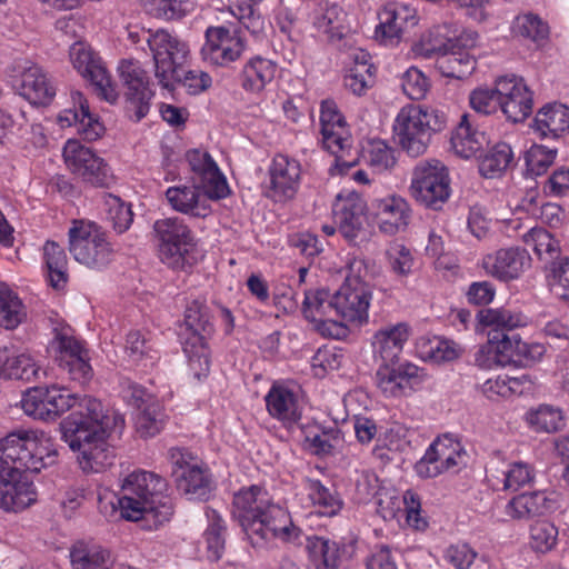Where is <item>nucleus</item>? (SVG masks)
<instances>
[{
  "instance_id": "nucleus-1",
  "label": "nucleus",
  "mask_w": 569,
  "mask_h": 569,
  "mask_svg": "<svg viewBox=\"0 0 569 569\" xmlns=\"http://www.w3.org/2000/svg\"><path fill=\"white\" fill-rule=\"evenodd\" d=\"M49 388V409L53 420L70 409H76L61 422L62 439L72 451H78V461L84 472H100L114 460L113 449L108 443L112 432L121 433L124 419L114 411L104 412L102 403L90 396L80 397L66 388L52 385Z\"/></svg>"
},
{
  "instance_id": "nucleus-2",
  "label": "nucleus",
  "mask_w": 569,
  "mask_h": 569,
  "mask_svg": "<svg viewBox=\"0 0 569 569\" xmlns=\"http://www.w3.org/2000/svg\"><path fill=\"white\" fill-rule=\"evenodd\" d=\"M53 439L40 429H16L0 439V508L18 512L37 499L23 472H39L57 462Z\"/></svg>"
},
{
  "instance_id": "nucleus-3",
  "label": "nucleus",
  "mask_w": 569,
  "mask_h": 569,
  "mask_svg": "<svg viewBox=\"0 0 569 569\" xmlns=\"http://www.w3.org/2000/svg\"><path fill=\"white\" fill-rule=\"evenodd\" d=\"M232 516L253 547H263L273 538L295 546L301 543L302 530L295 526L287 509L273 502L259 486L242 488L233 495Z\"/></svg>"
},
{
  "instance_id": "nucleus-4",
  "label": "nucleus",
  "mask_w": 569,
  "mask_h": 569,
  "mask_svg": "<svg viewBox=\"0 0 569 569\" xmlns=\"http://www.w3.org/2000/svg\"><path fill=\"white\" fill-rule=\"evenodd\" d=\"M166 480L148 471H133L121 486V496L111 501L113 511L119 510L120 518L129 521L144 519L159 527L169 521L173 513V503L163 491Z\"/></svg>"
},
{
  "instance_id": "nucleus-5",
  "label": "nucleus",
  "mask_w": 569,
  "mask_h": 569,
  "mask_svg": "<svg viewBox=\"0 0 569 569\" xmlns=\"http://www.w3.org/2000/svg\"><path fill=\"white\" fill-rule=\"evenodd\" d=\"M445 116L432 108H402L395 121L393 132L401 148L411 157L426 152L433 132L440 131Z\"/></svg>"
},
{
  "instance_id": "nucleus-6",
  "label": "nucleus",
  "mask_w": 569,
  "mask_h": 569,
  "mask_svg": "<svg viewBox=\"0 0 569 569\" xmlns=\"http://www.w3.org/2000/svg\"><path fill=\"white\" fill-rule=\"evenodd\" d=\"M69 251L76 261L93 270H102L113 258L112 244L100 226L73 220L68 231Z\"/></svg>"
},
{
  "instance_id": "nucleus-7",
  "label": "nucleus",
  "mask_w": 569,
  "mask_h": 569,
  "mask_svg": "<svg viewBox=\"0 0 569 569\" xmlns=\"http://www.w3.org/2000/svg\"><path fill=\"white\" fill-rule=\"evenodd\" d=\"M146 42L152 52L154 74L159 84L168 91H173L174 79H178L179 70L187 61L189 46L163 29L153 33L148 32Z\"/></svg>"
},
{
  "instance_id": "nucleus-8",
  "label": "nucleus",
  "mask_w": 569,
  "mask_h": 569,
  "mask_svg": "<svg viewBox=\"0 0 569 569\" xmlns=\"http://www.w3.org/2000/svg\"><path fill=\"white\" fill-rule=\"evenodd\" d=\"M409 191L420 204L440 210L451 193L447 167L436 159L420 161L412 171Z\"/></svg>"
},
{
  "instance_id": "nucleus-9",
  "label": "nucleus",
  "mask_w": 569,
  "mask_h": 569,
  "mask_svg": "<svg viewBox=\"0 0 569 569\" xmlns=\"http://www.w3.org/2000/svg\"><path fill=\"white\" fill-rule=\"evenodd\" d=\"M161 260L172 268H183L196 247L189 227L178 217L159 219L153 223Z\"/></svg>"
},
{
  "instance_id": "nucleus-10",
  "label": "nucleus",
  "mask_w": 569,
  "mask_h": 569,
  "mask_svg": "<svg viewBox=\"0 0 569 569\" xmlns=\"http://www.w3.org/2000/svg\"><path fill=\"white\" fill-rule=\"evenodd\" d=\"M63 159L73 174L92 187L108 188L113 182L108 163L77 140L67 141Z\"/></svg>"
},
{
  "instance_id": "nucleus-11",
  "label": "nucleus",
  "mask_w": 569,
  "mask_h": 569,
  "mask_svg": "<svg viewBox=\"0 0 569 569\" xmlns=\"http://www.w3.org/2000/svg\"><path fill=\"white\" fill-rule=\"evenodd\" d=\"M305 317L316 323L317 330L325 337L342 339L348 336V327L331 318L336 315L333 292L328 287H310L305 291L302 302Z\"/></svg>"
},
{
  "instance_id": "nucleus-12",
  "label": "nucleus",
  "mask_w": 569,
  "mask_h": 569,
  "mask_svg": "<svg viewBox=\"0 0 569 569\" xmlns=\"http://www.w3.org/2000/svg\"><path fill=\"white\" fill-rule=\"evenodd\" d=\"M466 451L459 441L450 436L438 437L416 463L420 478H435L453 470L465 462Z\"/></svg>"
},
{
  "instance_id": "nucleus-13",
  "label": "nucleus",
  "mask_w": 569,
  "mask_h": 569,
  "mask_svg": "<svg viewBox=\"0 0 569 569\" xmlns=\"http://www.w3.org/2000/svg\"><path fill=\"white\" fill-rule=\"evenodd\" d=\"M204 37L206 42L200 51L201 58L213 66H229L241 57L246 48L239 30L231 31L224 26L209 27Z\"/></svg>"
},
{
  "instance_id": "nucleus-14",
  "label": "nucleus",
  "mask_w": 569,
  "mask_h": 569,
  "mask_svg": "<svg viewBox=\"0 0 569 569\" xmlns=\"http://www.w3.org/2000/svg\"><path fill=\"white\" fill-rule=\"evenodd\" d=\"M269 186L264 196L274 203L291 201L300 187L301 166L299 161L287 154L278 153L273 157L269 168Z\"/></svg>"
},
{
  "instance_id": "nucleus-15",
  "label": "nucleus",
  "mask_w": 569,
  "mask_h": 569,
  "mask_svg": "<svg viewBox=\"0 0 569 569\" xmlns=\"http://www.w3.org/2000/svg\"><path fill=\"white\" fill-rule=\"evenodd\" d=\"M70 61L74 69L94 87L97 93L108 102H116L118 92L110 74L99 57L82 42H74L70 48Z\"/></svg>"
},
{
  "instance_id": "nucleus-16",
  "label": "nucleus",
  "mask_w": 569,
  "mask_h": 569,
  "mask_svg": "<svg viewBox=\"0 0 569 569\" xmlns=\"http://www.w3.org/2000/svg\"><path fill=\"white\" fill-rule=\"evenodd\" d=\"M497 92L500 96V111L511 122H522L532 112V92L522 78L515 74L497 79Z\"/></svg>"
},
{
  "instance_id": "nucleus-17",
  "label": "nucleus",
  "mask_w": 569,
  "mask_h": 569,
  "mask_svg": "<svg viewBox=\"0 0 569 569\" xmlns=\"http://www.w3.org/2000/svg\"><path fill=\"white\" fill-rule=\"evenodd\" d=\"M119 73L126 88L128 109L134 111L136 120L140 121L149 111V101L153 96L149 87V78L138 62L123 60Z\"/></svg>"
},
{
  "instance_id": "nucleus-18",
  "label": "nucleus",
  "mask_w": 569,
  "mask_h": 569,
  "mask_svg": "<svg viewBox=\"0 0 569 569\" xmlns=\"http://www.w3.org/2000/svg\"><path fill=\"white\" fill-rule=\"evenodd\" d=\"M56 342L60 367L68 371L72 380L80 383L89 381L92 377V368L84 342L67 331L58 332Z\"/></svg>"
},
{
  "instance_id": "nucleus-19",
  "label": "nucleus",
  "mask_w": 569,
  "mask_h": 569,
  "mask_svg": "<svg viewBox=\"0 0 569 569\" xmlns=\"http://www.w3.org/2000/svg\"><path fill=\"white\" fill-rule=\"evenodd\" d=\"M186 158L193 173V182L199 183L207 194L212 199H222L229 194L227 180L208 152L193 149L186 153Z\"/></svg>"
},
{
  "instance_id": "nucleus-20",
  "label": "nucleus",
  "mask_w": 569,
  "mask_h": 569,
  "mask_svg": "<svg viewBox=\"0 0 569 569\" xmlns=\"http://www.w3.org/2000/svg\"><path fill=\"white\" fill-rule=\"evenodd\" d=\"M530 261L531 258L525 249L510 247L485 256L481 266L498 281L508 282L518 279L530 267Z\"/></svg>"
},
{
  "instance_id": "nucleus-21",
  "label": "nucleus",
  "mask_w": 569,
  "mask_h": 569,
  "mask_svg": "<svg viewBox=\"0 0 569 569\" xmlns=\"http://www.w3.org/2000/svg\"><path fill=\"white\" fill-rule=\"evenodd\" d=\"M379 229L381 232L392 236L405 231L411 220V208L408 201L397 194L375 199L371 202Z\"/></svg>"
},
{
  "instance_id": "nucleus-22",
  "label": "nucleus",
  "mask_w": 569,
  "mask_h": 569,
  "mask_svg": "<svg viewBox=\"0 0 569 569\" xmlns=\"http://www.w3.org/2000/svg\"><path fill=\"white\" fill-rule=\"evenodd\" d=\"M559 508L556 491H533L512 498L506 506V513L512 519H529L551 513Z\"/></svg>"
},
{
  "instance_id": "nucleus-23",
  "label": "nucleus",
  "mask_w": 569,
  "mask_h": 569,
  "mask_svg": "<svg viewBox=\"0 0 569 569\" xmlns=\"http://www.w3.org/2000/svg\"><path fill=\"white\" fill-rule=\"evenodd\" d=\"M419 380V367L409 362L399 365L397 368L382 362L376 372L377 387L386 397H401Z\"/></svg>"
},
{
  "instance_id": "nucleus-24",
  "label": "nucleus",
  "mask_w": 569,
  "mask_h": 569,
  "mask_svg": "<svg viewBox=\"0 0 569 569\" xmlns=\"http://www.w3.org/2000/svg\"><path fill=\"white\" fill-rule=\"evenodd\" d=\"M336 315L342 320L356 325L368 321L371 293L366 287H339L333 292Z\"/></svg>"
},
{
  "instance_id": "nucleus-25",
  "label": "nucleus",
  "mask_w": 569,
  "mask_h": 569,
  "mask_svg": "<svg viewBox=\"0 0 569 569\" xmlns=\"http://www.w3.org/2000/svg\"><path fill=\"white\" fill-rule=\"evenodd\" d=\"M166 197L178 212L197 218H206L211 213L210 201L213 199L200 188L199 183L170 187L166 191Z\"/></svg>"
},
{
  "instance_id": "nucleus-26",
  "label": "nucleus",
  "mask_w": 569,
  "mask_h": 569,
  "mask_svg": "<svg viewBox=\"0 0 569 569\" xmlns=\"http://www.w3.org/2000/svg\"><path fill=\"white\" fill-rule=\"evenodd\" d=\"M462 36L463 39L459 42V47L447 51L437 59L438 70L447 78L463 79L476 69V60L466 48L475 44L478 34L465 32Z\"/></svg>"
},
{
  "instance_id": "nucleus-27",
  "label": "nucleus",
  "mask_w": 569,
  "mask_h": 569,
  "mask_svg": "<svg viewBox=\"0 0 569 569\" xmlns=\"http://www.w3.org/2000/svg\"><path fill=\"white\" fill-rule=\"evenodd\" d=\"M72 99L74 108L64 110L63 113L59 116V122L62 127L74 126L78 133L81 134L84 140H97L104 131L103 124L90 112L88 102L81 92H74Z\"/></svg>"
},
{
  "instance_id": "nucleus-28",
  "label": "nucleus",
  "mask_w": 569,
  "mask_h": 569,
  "mask_svg": "<svg viewBox=\"0 0 569 569\" xmlns=\"http://www.w3.org/2000/svg\"><path fill=\"white\" fill-rule=\"evenodd\" d=\"M19 92L31 104L48 106L56 96V87L46 71L33 64L21 73Z\"/></svg>"
},
{
  "instance_id": "nucleus-29",
  "label": "nucleus",
  "mask_w": 569,
  "mask_h": 569,
  "mask_svg": "<svg viewBox=\"0 0 569 569\" xmlns=\"http://www.w3.org/2000/svg\"><path fill=\"white\" fill-rule=\"evenodd\" d=\"M409 337L410 327L405 322L381 328L372 337L375 357L380 358L383 363H395Z\"/></svg>"
},
{
  "instance_id": "nucleus-30",
  "label": "nucleus",
  "mask_w": 569,
  "mask_h": 569,
  "mask_svg": "<svg viewBox=\"0 0 569 569\" xmlns=\"http://www.w3.org/2000/svg\"><path fill=\"white\" fill-rule=\"evenodd\" d=\"M376 36L382 40L399 39L401 33L418 22L415 9L399 3H390L379 13Z\"/></svg>"
},
{
  "instance_id": "nucleus-31",
  "label": "nucleus",
  "mask_w": 569,
  "mask_h": 569,
  "mask_svg": "<svg viewBox=\"0 0 569 569\" xmlns=\"http://www.w3.org/2000/svg\"><path fill=\"white\" fill-rule=\"evenodd\" d=\"M70 563L72 569H111L114 557L99 542L79 540L70 548Z\"/></svg>"
},
{
  "instance_id": "nucleus-32",
  "label": "nucleus",
  "mask_w": 569,
  "mask_h": 569,
  "mask_svg": "<svg viewBox=\"0 0 569 569\" xmlns=\"http://www.w3.org/2000/svg\"><path fill=\"white\" fill-rule=\"evenodd\" d=\"M264 401L269 415L283 423H295L301 417L297 393L284 385L274 383Z\"/></svg>"
},
{
  "instance_id": "nucleus-33",
  "label": "nucleus",
  "mask_w": 569,
  "mask_h": 569,
  "mask_svg": "<svg viewBox=\"0 0 569 569\" xmlns=\"http://www.w3.org/2000/svg\"><path fill=\"white\" fill-rule=\"evenodd\" d=\"M306 541V550L313 569H338L343 548L336 541L319 536H306L302 532L301 543Z\"/></svg>"
},
{
  "instance_id": "nucleus-34",
  "label": "nucleus",
  "mask_w": 569,
  "mask_h": 569,
  "mask_svg": "<svg viewBox=\"0 0 569 569\" xmlns=\"http://www.w3.org/2000/svg\"><path fill=\"white\" fill-rule=\"evenodd\" d=\"M488 143L485 132L473 127L471 116L462 114L460 121L452 132L451 147L456 154L469 159L477 157L478 152Z\"/></svg>"
},
{
  "instance_id": "nucleus-35",
  "label": "nucleus",
  "mask_w": 569,
  "mask_h": 569,
  "mask_svg": "<svg viewBox=\"0 0 569 569\" xmlns=\"http://www.w3.org/2000/svg\"><path fill=\"white\" fill-rule=\"evenodd\" d=\"M41 373L46 375L29 353L14 355L8 348H0V378L30 381L39 379Z\"/></svg>"
},
{
  "instance_id": "nucleus-36",
  "label": "nucleus",
  "mask_w": 569,
  "mask_h": 569,
  "mask_svg": "<svg viewBox=\"0 0 569 569\" xmlns=\"http://www.w3.org/2000/svg\"><path fill=\"white\" fill-rule=\"evenodd\" d=\"M533 129L542 138H558L569 132V108L557 102L546 104L537 112Z\"/></svg>"
},
{
  "instance_id": "nucleus-37",
  "label": "nucleus",
  "mask_w": 569,
  "mask_h": 569,
  "mask_svg": "<svg viewBox=\"0 0 569 569\" xmlns=\"http://www.w3.org/2000/svg\"><path fill=\"white\" fill-rule=\"evenodd\" d=\"M176 482L178 490L191 500H204L213 489L211 473L202 461L179 475Z\"/></svg>"
},
{
  "instance_id": "nucleus-38",
  "label": "nucleus",
  "mask_w": 569,
  "mask_h": 569,
  "mask_svg": "<svg viewBox=\"0 0 569 569\" xmlns=\"http://www.w3.org/2000/svg\"><path fill=\"white\" fill-rule=\"evenodd\" d=\"M124 353L128 361L134 366H153L159 359V351L149 332L131 330L126 336Z\"/></svg>"
},
{
  "instance_id": "nucleus-39",
  "label": "nucleus",
  "mask_w": 569,
  "mask_h": 569,
  "mask_svg": "<svg viewBox=\"0 0 569 569\" xmlns=\"http://www.w3.org/2000/svg\"><path fill=\"white\" fill-rule=\"evenodd\" d=\"M322 146L336 157V166L342 172L356 164V157H351V136L347 126L321 131Z\"/></svg>"
},
{
  "instance_id": "nucleus-40",
  "label": "nucleus",
  "mask_w": 569,
  "mask_h": 569,
  "mask_svg": "<svg viewBox=\"0 0 569 569\" xmlns=\"http://www.w3.org/2000/svg\"><path fill=\"white\" fill-rule=\"evenodd\" d=\"M363 204L357 200L342 202L335 210V220L338 223L339 231L349 241L356 242L363 232Z\"/></svg>"
},
{
  "instance_id": "nucleus-41",
  "label": "nucleus",
  "mask_w": 569,
  "mask_h": 569,
  "mask_svg": "<svg viewBox=\"0 0 569 569\" xmlns=\"http://www.w3.org/2000/svg\"><path fill=\"white\" fill-rule=\"evenodd\" d=\"M521 339L518 336H508L500 330H490L488 332V342L483 346L480 355H493V361L500 366L515 365L517 357L516 347L519 346Z\"/></svg>"
},
{
  "instance_id": "nucleus-42",
  "label": "nucleus",
  "mask_w": 569,
  "mask_h": 569,
  "mask_svg": "<svg viewBox=\"0 0 569 569\" xmlns=\"http://www.w3.org/2000/svg\"><path fill=\"white\" fill-rule=\"evenodd\" d=\"M463 39L461 34L458 38H448L440 27L430 29L427 33L422 34L420 40L412 46V51L416 56L422 58L441 57L447 51L459 47V42Z\"/></svg>"
},
{
  "instance_id": "nucleus-43",
  "label": "nucleus",
  "mask_w": 569,
  "mask_h": 569,
  "mask_svg": "<svg viewBox=\"0 0 569 569\" xmlns=\"http://www.w3.org/2000/svg\"><path fill=\"white\" fill-rule=\"evenodd\" d=\"M212 331L213 327L208 308L203 302L193 300L184 311V328L181 331V340L191 339L193 336L207 340Z\"/></svg>"
},
{
  "instance_id": "nucleus-44",
  "label": "nucleus",
  "mask_w": 569,
  "mask_h": 569,
  "mask_svg": "<svg viewBox=\"0 0 569 569\" xmlns=\"http://www.w3.org/2000/svg\"><path fill=\"white\" fill-rule=\"evenodd\" d=\"M305 488L315 512L320 516L333 517L342 508V500L340 497L325 487L320 480L308 479Z\"/></svg>"
},
{
  "instance_id": "nucleus-45",
  "label": "nucleus",
  "mask_w": 569,
  "mask_h": 569,
  "mask_svg": "<svg viewBox=\"0 0 569 569\" xmlns=\"http://www.w3.org/2000/svg\"><path fill=\"white\" fill-rule=\"evenodd\" d=\"M182 348L193 378L198 381L207 378L210 372V350L207 340L193 336L182 341Z\"/></svg>"
},
{
  "instance_id": "nucleus-46",
  "label": "nucleus",
  "mask_w": 569,
  "mask_h": 569,
  "mask_svg": "<svg viewBox=\"0 0 569 569\" xmlns=\"http://www.w3.org/2000/svg\"><path fill=\"white\" fill-rule=\"evenodd\" d=\"M276 73V66L267 59H251L240 74L241 87L250 92H260Z\"/></svg>"
},
{
  "instance_id": "nucleus-47",
  "label": "nucleus",
  "mask_w": 569,
  "mask_h": 569,
  "mask_svg": "<svg viewBox=\"0 0 569 569\" xmlns=\"http://www.w3.org/2000/svg\"><path fill=\"white\" fill-rule=\"evenodd\" d=\"M479 158V172L486 178H496L510 167L513 152L508 143L498 142Z\"/></svg>"
},
{
  "instance_id": "nucleus-48",
  "label": "nucleus",
  "mask_w": 569,
  "mask_h": 569,
  "mask_svg": "<svg viewBox=\"0 0 569 569\" xmlns=\"http://www.w3.org/2000/svg\"><path fill=\"white\" fill-rule=\"evenodd\" d=\"M477 318L482 326L492 327L491 330H513L525 327L528 323V317L521 312L508 309H482L478 312Z\"/></svg>"
},
{
  "instance_id": "nucleus-49",
  "label": "nucleus",
  "mask_w": 569,
  "mask_h": 569,
  "mask_svg": "<svg viewBox=\"0 0 569 569\" xmlns=\"http://www.w3.org/2000/svg\"><path fill=\"white\" fill-rule=\"evenodd\" d=\"M526 421L536 432H557L565 426L562 411L548 405H541L526 413Z\"/></svg>"
},
{
  "instance_id": "nucleus-50",
  "label": "nucleus",
  "mask_w": 569,
  "mask_h": 569,
  "mask_svg": "<svg viewBox=\"0 0 569 569\" xmlns=\"http://www.w3.org/2000/svg\"><path fill=\"white\" fill-rule=\"evenodd\" d=\"M426 251L431 257H436L435 268L442 273L445 281L453 282L459 280L460 268L456 263L453 256L445 253L443 241L440 236L429 234V241Z\"/></svg>"
},
{
  "instance_id": "nucleus-51",
  "label": "nucleus",
  "mask_w": 569,
  "mask_h": 569,
  "mask_svg": "<svg viewBox=\"0 0 569 569\" xmlns=\"http://www.w3.org/2000/svg\"><path fill=\"white\" fill-rule=\"evenodd\" d=\"M43 257L48 269L49 284L68 282V258L63 248L56 241H47L43 246Z\"/></svg>"
},
{
  "instance_id": "nucleus-52",
  "label": "nucleus",
  "mask_w": 569,
  "mask_h": 569,
  "mask_svg": "<svg viewBox=\"0 0 569 569\" xmlns=\"http://www.w3.org/2000/svg\"><path fill=\"white\" fill-rule=\"evenodd\" d=\"M26 316L22 301L9 287H0V326L14 329Z\"/></svg>"
},
{
  "instance_id": "nucleus-53",
  "label": "nucleus",
  "mask_w": 569,
  "mask_h": 569,
  "mask_svg": "<svg viewBox=\"0 0 569 569\" xmlns=\"http://www.w3.org/2000/svg\"><path fill=\"white\" fill-rule=\"evenodd\" d=\"M347 14L343 9L336 4H327L321 8L315 18V27L328 34L331 39H341L345 30Z\"/></svg>"
},
{
  "instance_id": "nucleus-54",
  "label": "nucleus",
  "mask_w": 569,
  "mask_h": 569,
  "mask_svg": "<svg viewBox=\"0 0 569 569\" xmlns=\"http://www.w3.org/2000/svg\"><path fill=\"white\" fill-rule=\"evenodd\" d=\"M164 413L158 401L148 402L136 417V430L143 437H154L164 426Z\"/></svg>"
},
{
  "instance_id": "nucleus-55",
  "label": "nucleus",
  "mask_w": 569,
  "mask_h": 569,
  "mask_svg": "<svg viewBox=\"0 0 569 569\" xmlns=\"http://www.w3.org/2000/svg\"><path fill=\"white\" fill-rule=\"evenodd\" d=\"M512 32L533 42H540L548 38L549 26L538 14L523 13L516 17Z\"/></svg>"
},
{
  "instance_id": "nucleus-56",
  "label": "nucleus",
  "mask_w": 569,
  "mask_h": 569,
  "mask_svg": "<svg viewBox=\"0 0 569 569\" xmlns=\"http://www.w3.org/2000/svg\"><path fill=\"white\" fill-rule=\"evenodd\" d=\"M208 528L204 532L207 547L214 560L220 559L224 550L226 525L219 512L210 507L206 508Z\"/></svg>"
},
{
  "instance_id": "nucleus-57",
  "label": "nucleus",
  "mask_w": 569,
  "mask_h": 569,
  "mask_svg": "<svg viewBox=\"0 0 569 569\" xmlns=\"http://www.w3.org/2000/svg\"><path fill=\"white\" fill-rule=\"evenodd\" d=\"M363 157L367 163L377 172L386 171L396 163L395 150L385 141L370 140L363 148Z\"/></svg>"
},
{
  "instance_id": "nucleus-58",
  "label": "nucleus",
  "mask_w": 569,
  "mask_h": 569,
  "mask_svg": "<svg viewBox=\"0 0 569 569\" xmlns=\"http://www.w3.org/2000/svg\"><path fill=\"white\" fill-rule=\"evenodd\" d=\"M49 400V388L48 387H34L29 389L22 397L21 405L26 415L33 417L34 419L52 421V415H47L50 407Z\"/></svg>"
},
{
  "instance_id": "nucleus-59",
  "label": "nucleus",
  "mask_w": 569,
  "mask_h": 569,
  "mask_svg": "<svg viewBox=\"0 0 569 569\" xmlns=\"http://www.w3.org/2000/svg\"><path fill=\"white\" fill-rule=\"evenodd\" d=\"M421 353L425 358L439 363L457 359L460 349L451 340L433 337L421 343Z\"/></svg>"
},
{
  "instance_id": "nucleus-60",
  "label": "nucleus",
  "mask_w": 569,
  "mask_h": 569,
  "mask_svg": "<svg viewBox=\"0 0 569 569\" xmlns=\"http://www.w3.org/2000/svg\"><path fill=\"white\" fill-rule=\"evenodd\" d=\"M363 62H358L349 70L345 77V86L352 93L361 96L371 86L373 66L368 63L369 54H362Z\"/></svg>"
},
{
  "instance_id": "nucleus-61",
  "label": "nucleus",
  "mask_w": 569,
  "mask_h": 569,
  "mask_svg": "<svg viewBox=\"0 0 569 569\" xmlns=\"http://www.w3.org/2000/svg\"><path fill=\"white\" fill-rule=\"evenodd\" d=\"M522 238L523 242L532 247L540 258L543 253L549 254L551 259L557 258L559 254L560 246L558 240L543 228H532Z\"/></svg>"
},
{
  "instance_id": "nucleus-62",
  "label": "nucleus",
  "mask_w": 569,
  "mask_h": 569,
  "mask_svg": "<svg viewBox=\"0 0 569 569\" xmlns=\"http://www.w3.org/2000/svg\"><path fill=\"white\" fill-rule=\"evenodd\" d=\"M106 204L108 206L107 218L117 233H123L133 221L131 207L126 204L119 197L109 194Z\"/></svg>"
},
{
  "instance_id": "nucleus-63",
  "label": "nucleus",
  "mask_w": 569,
  "mask_h": 569,
  "mask_svg": "<svg viewBox=\"0 0 569 569\" xmlns=\"http://www.w3.org/2000/svg\"><path fill=\"white\" fill-rule=\"evenodd\" d=\"M557 156V149H551L542 144H533L526 152L527 170L532 176H541L547 172L553 163Z\"/></svg>"
},
{
  "instance_id": "nucleus-64",
  "label": "nucleus",
  "mask_w": 569,
  "mask_h": 569,
  "mask_svg": "<svg viewBox=\"0 0 569 569\" xmlns=\"http://www.w3.org/2000/svg\"><path fill=\"white\" fill-rule=\"evenodd\" d=\"M558 529L549 521H537L530 528V545L539 552L551 550L557 543Z\"/></svg>"
}]
</instances>
